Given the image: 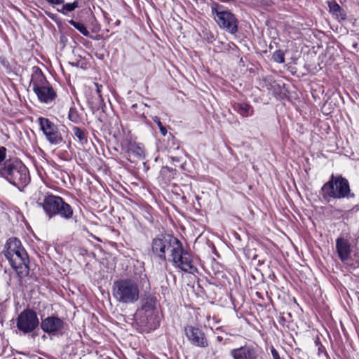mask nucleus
Listing matches in <instances>:
<instances>
[{
    "label": "nucleus",
    "mask_w": 359,
    "mask_h": 359,
    "mask_svg": "<svg viewBox=\"0 0 359 359\" xmlns=\"http://www.w3.org/2000/svg\"><path fill=\"white\" fill-rule=\"evenodd\" d=\"M272 58L278 63H283L285 62L284 53L280 50L275 51L273 54Z\"/></svg>",
    "instance_id": "26"
},
{
    "label": "nucleus",
    "mask_w": 359,
    "mask_h": 359,
    "mask_svg": "<svg viewBox=\"0 0 359 359\" xmlns=\"http://www.w3.org/2000/svg\"><path fill=\"white\" fill-rule=\"evenodd\" d=\"M60 198V196L53 194H47L44 196L42 201L38 200L37 205L41 207L48 218L51 219L55 216V211L58 207Z\"/></svg>",
    "instance_id": "14"
},
{
    "label": "nucleus",
    "mask_w": 359,
    "mask_h": 359,
    "mask_svg": "<svg viewBox=\"0 0 359 359\" xmlns=\"http://www.w3.org/2000/svg\"><path fill=\"white\" fill-rule=\"evenodd\" d=\"M127 154L128 158L133 156L140 159L144 157V149L136 143L132 142L128 144Z\"/></svg>",
    "instance_id": "19"
},
{
    "label": "nucleus",
    "mask_w": 359,
    "mask_h": 359,
    "mask_svg": "<svg viewBox=\"0 0 359 359\" xmlns=\"http://www.w3.org/2000/svg\"><path fill=\"white\" fill-rule=\"evenodd\" d=\"M68 118L74 123H79L81 120L79 112L74 107H71L69 109Z\"/></svg>",
    "instance_id": "25"
},
{
    "label": "nucleus",
    "mask_w": 359,
    "mask_h": 359,
    "mask_svg": "<svg viewBox=\"0 0 359 359\" xmlns=\"http://www.w3.org/2000/svg\"><path fill=\"white\" fill-rule=\"evenodd\" d=\"M153 121L157 124L159 128L161 133L165 136L167 134L166 128L163 126L162 123L160 121V118L158 116L153 117Z\"/></svg>",
    "instance_id": "27"
},
{
    "label": "nucleus",
    "mask_w": 359,
    "mask_h": 359,
    "mask_svg": "<svg viewBox=\"0 0 359 359\" xmlns=\"http://www.w3.org/2000/svg\"><path fill=\"white\" fill-rule=\"evenodd\" d=\"M73 215V208L61 197L58 203V207L55 211V216L59 215L65 219H70L72 218Z\"/></svg>",
    "instance_id": "17"
},
{
    "label": "nucleus",
    "mask_w": 359,
    "mask_h": 359,
    "mask_svg": "<svg viewBox=\"0 0 359 359\" xmlns=\"http://www.w3.org/2000/svg\"><path fill=\"white\" fill-rule=\"evenodd\" d=\"M149 288V281L143 267H135L133 275L114 282L112 294L120 304H132L138 301L140 288Z\"/></svg>",
    "instance_id": "1"
},
{
    "label": "nucleus",
    "mask_w": 359,
    "mask_h": 359,
    "mask_svg": "<svg viewBox=\"0 0 359 359\" xmlns=\"http://www.w3.org/2000/svg\"><path fill=\"white\" fill-rule=\"evenodd\" d=\"M184 331L187 339L192 345L201 348H205L208 346L205 333L198 327L189 325L185 327Z\"/></svg>",
    "instance_id": "13"
},
{
    "label": "nucleus",
    "mask_w": 359,
    "mask_h": 359,
    "mask_svg": "<svg viewBox=\"0 0 359 359\" xmlns=\"http://www.w3.org/2000/svg\"><path fill=\"white\" fill-rule=\"evenodd\" d=\"M73 132L74 136L79 140L81 144L87 142V137L83 130L79 127H74Z\"/></svg>",
    "instance_id": "24"
},
{
    "label": "nucleus",
    "mask_w": 359,
    "mask_h": 359,
    "mask_svg": "<svg viewBox=\"0 0 359 359\" xmlns=\"http://www.w3.org/2000/svg\"><path fill=\"white\" fill-rule=\"evenodd\" d=\"M6 157V149L4 147H0V165L4 162Z\"/></svg>",
    "instance_id": "28"
},
{
    "label": "nucleus",
    "mask_w": 359,
    "mask_h": 359,
    "mask_svg": "<svg viewBox=\"0 0 359 359\" xmlns=\"http://www.w3.org/2000/svg\"><path fill=\"white\" fill-rule=\"evenodd\" d=\"M336 250L340 260L350 266L351 269H356L359 267V257L355 255V258L351 264L348 263L351 259V244L347 239L339 237L336 240Z\"/></svg>",
    "instance_id": "11"
},
{
    "label": "nucleus",
    "mask_w": 359,
    "mask_h": 359,
    "mask_svg": "<svg viewBox=\"0 0 359 359\" xmlns=\"http://www.w3.org/2000/svg\"><path fill=\"white\" fill-rule=\"evenodd\" d=\"M212 13L218 25L231 34L238 31V20L231 12L221 10V8H212Z\"/></svg>",
    "instance_id": "10"
},
{
    "label": "nucleus",
    "mask_w": 359,
    "mask_h": 359,
    "mask_svg": "<svg viewBox=\"0 0 359 359\" xmlns=\"http://www.w3.org/2000/svg\"><path fill=\"white\" fill-rule=\"evenodd\" d=\"M233 109L243 117L252 116L254 113L253 107L248 103L234 102L232 104Z\"/></svg>",
    "instance_id": "18"
},
{
    "label": "nucleus",
    "mask_w": 359,
    "mask_h": 359,
    "mask_svg": "<svg viewBox=\"0 0 359 359\" xmlns=\"http://www.w3.org/2000/svg\"><path fill=\"white\" fill-rule=\"evenodd\" d=\"M0 177L16 187L20 191L30 182L28 168L19 161H6L0 168Z\"/></svg>",
    "instance_id": "3"
},
{
    "label": "nucleus",
    "mask_w": 359,
    "mask_h": 359,
    "mask_svg": "<svg viewBox=\"0 0 359 359\" xmlns=\"http://www.w3.org/2000/svg\"><path fill=\"white\" fill-rule=\"evenodd\" d=\"M271 353L273 359H280L278 352L274 347H271Z\"/></svg>",
    "instance_id": "30"
},
{
    "label": "nucleus",
    "mask_w": 359,
    "mask_h": 359,
    "mask_svg": "<svg viewBox=\"0 0 359 359\" xmlns=\"http://www.w3.org/2000/svg\"><path fill=\"white\" fill-rule=\"evenodd\" d=\"M321 190L325 199L355 197V194L351 191L348 181L341 175L334 177L332 175L330 180L323 186Z\"/></svg>",
    "instance_id": "4"
},
{
    "label": "nucleus",
    "mask_w": 359,
    "mask_h": 359,
    "mask_svg": "<svg viewBox=\"0 0 359 359\" xmlns=\"http://www.w3.org/2000/svg\"><path fill=\"white\" fill-rule=\"evenodd\" d=\"M217 340L219 342H222L223 341V337L222 336H217Z\"/></svg>",
    "instance_id": "31"
},
{
    "label": "nucleus",
    "mask_w": 359,
    "mask_h": 359,
    "mask_svg": "<svg viewBox=\"0 0 359 359\" xmlns=\"http://www.w3.org/2000/svg\"><path fill=\"white\" fill-rule=\"evenodd\" d=\"M4 255L20 278H24L29 274L28 255L19 239L11 238L7 241Z\"/></svg>",
    "instance_id": "2"
},
{
    "label": "nucleus",
    "mask_w": 359,
    "mask_h": 359,
    "mask_svg": "<svg viewBox=\"0 0 359 359\" xmlns=\"http://www.w3.org/2000/svg\"><path fill=\"white\" fill-rule=\"evenodd\" d=\"M95 86L96 87V93L97 94V97L99 101H102V95H101V88H102V85L98 84L97 83H94Z\"/></svg>",
    "instance_id": "29"
},
{
    "label": "nucleus",
    "mask_w": 359,
    "mask_h": 359,
    "mask_svg": "<svg viewBox=\"0 0 359 359\" xmlns=\"http://www.w3.org/2000/svg\"><path fill=\"white\" fill-rule=\"evenodd\" d=\"M64 324L62 319L55 316H51L42 319L41 328L48 334H55L63 329Z\"/></svg>",
    "instance_id": "15"
},
{
    "label": "nucleus",
    "mask_w": 359,
    "mask_h": 359,
    "mask_svg": "<svg viewBox=\"0 0 359 359\" xmlns=\"http://www.w3.org/2000/svg\"><path fill=\"white\" fill-rule=\"evenodd\" d=\"M30 86L41 102L48 104L56 97L55 91L38 67L34 68L32 74Z\"/></svg>",
    "instance_id": "6"
},
{
    "label": "nucleus",
    "mask_w": 359,
    "mask_h": 359,
    "mask_svg": "<svg viewBox=\"0 0 359 359\" xmlns=\"http://www.w3.org/2000/svg\"><path fill=\"white\" fill-rule=\"evenodd\" d=\"M230 354L233 359H262L259 347L252 344L232 349Z\"/></svg>",
    "instance_id": "12"
},
{
    "label": "nucleus",
    "mask_w": 359,
    "mask_h": 359,
    "mask_svg": "<svg viewBox=\"0 0 359 359\" xmlns=\"http://www.w3.org/2000/svg\"><path fill=\"white\" fill-rule=\"evenodd\" d=\"M180 241L170 234H160L152 239L150 255L155 259L167 260V253L172 254Z\"/></svg>",
    "instance_id": "5"
},
{
    "label": "nucleus",
    "mask_w": 359,
    "mask_h": 359,
    "mask_svg": "<svg viewBox=\"0 0 359 359\" xmlns=\"http://www.w3.org/2000/svg\"><path fill=\"white\" fill-rule=\"evenodd\" d=\"M37 123L43 134L45 135L46 140L50 144L59 145L63 142V137L57 125L44 117H39Z\"/></svg>",
    "instance_id": "8"
},
{
    "label": "nucleus",
    "mask_w": 359,
    "mask_h": 359,
    "mask_svg": "<svg viewBox=\"0 0 359 359\" xmlns=\"http://www.w3.org/2000/svg\"><path fill=\"white\" fill-rule=\"evenodd\" d=\"M39 325V320L37 314L31 309L23 310L16 320V327L24 334L33 332Z\"/></svg>",
    "instance_id": "9"
},
{
    "label": "nucleus",
    "mask_w": 359,
    "mask_h": 359,
    "mask_svg": "<svg viewBox=\"0 0 359 359\" xmlns=\"http://www.w3.org/2000/svg\"><path fill=\"white\" fill-rule=\"evenodd\" d=\"M172 265L180 270L189 273H194L197 271L196 267L194 265L191 255L184 249L180 242L172 254H170Z\"/></svg>",
    "instance_id": "7"
},
{
    "label": "nucleus",
    "mask_w": 359,
    "mask_h": 359,
    "mask_svg": "<svg viewBox=\"0 0 359 359\" xmlns=\"http://www.w3.org/2000/svg\"><path fill=\"white\" fill-rule=\"evenodd\" d=\"M156 309V298L154 297H147L144 299L141 310L138 313L154 312Z\"/></svg>",
    "instance_id": "20"
},
{
    "label": "nucleus",
    "mask_w": 359,
    "mask_h": 359,
    "mask_svg": "<svg viewBox=\"0 0 359 359\" xmlns=\"http://www.w3.org/2000/svg\"><path fill=\"white\" fill-rule=\"evenodd\" d=\"M78 6V2L75 1L72 3L63 4L60 8H57V11L64 15H67L69 13L74 11Z\"/></svg>",
    "instance_id": "23"
},
{
    "label": "nucleus",
    "mask_w": 359,
    "mask_h": 359,
    "mask_svg": "<svg viewBox=\"0 0 359 359\" xmlns=\"http://www.w3.org/2000/svg\"><path fill=\"white\" fill-rule=\"evenodd\" d=\"M68 22L72 25L75 29H76L81 34H82L85 36H89L90 32H88L87 27L85 25L81 22H76L74 20H70Z\"/></svg>",
    "instance_id": "22"
},
{
    "label": "nucleus",
    "mask_w": 359,
    "mask_h": 359,
    "mask_svg": "<svg viewBox=\"0 0 359 359\" xmlns=\"http://www.w3.org/2000/svg\"><path fill=\"white\" fill-rule=\"evenodd\" d=\"M329 8L330 13L335 15L337 18L339 20H345L347 18L346 13H344L340 6L336 3H330L329 4Z\"/></svg>",
    "instance_id": "21"
},
{
    "label": "nucleus",
    "mask_w": 359,
    "mask_h": 359,
    "mask_svg": "<svg viewBox=\"0 0 359 359\" xmlns=\"http://www.w3.org/2000/svg\"><path fill=\"white\" fill-rule=\"evenodd\" d=\"M137 319L141 325L149 330H154L159 325V319L157 311L137 313Z\"/></svg>",
    "instance_id": "16"
}]
</instances>
